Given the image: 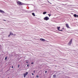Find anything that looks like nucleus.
<instances>
[{
    "mask_svg": "<svg viewBox=\"0 0 78 78\" xmlns=\"http://www.w3.org/2000/svg\"><path fill=\"white\" fill-rule=\"evenodd\" d=\"M17 4L18 5H28V4H25L23 3H22L20 1H18L17 2Z\"/></svg>",
    "mask_w": 78,
    "mask_h": 78,
    "instance_id": "nucleus-1",
    "label": "nucleus"
},
{
    "mask_svg": "<svg viewBox=\"0 0 78 78\" xmlns=\"http://www.w3.org/2000/svg\"><path fill=\"white\" fill-rule=\"evenodd\" d=\"M44 20H49V18L47 16H46L44 18Z\"/></svg>",
    "mask_w": 78,
    "mask_h": 78,
    "instance_id": "nucleus-2",
    "label": "nucleus"
},
{
    "mask_svg": "<svg viewBox=\"0 0 78 78\" xmlns=\"http://www.w3.org/2000/svg\"><path fill=\"white\" fill-rule=\"evenodd\" d=\"M28 72H27L26 73H24L23 76H24V78H25V77H26V76H27V75H28Z\"/></svg>",
    "mask_w": 78,
    "mask_h": 78,
    "instance_id": "nucleus-3",
    "label": "nucleus"
},
{
    "mask_svg": "<svg viewBox=\"0 0 78 78\" xmlns=\"http://www.w3.org/2000/svg\"><path fill=\"white\" fill-rule=\"evenodd\" d=\"M72 39H71L70 40L68 44L69 45H71V44H72Z\"/></svg>",
    "mask_w": 78,
    "mask_h": 78,
    "instance_id": "nucleus-4",
    "label": "nucleus"
},
{
    "mask_svg": "<svg viewBox=\"0 0 78 78\" xmlns=\"http://www.w3.org/2000/svg\"><path fill=\"white\" fill-rule=\"evenodd\" d=\"M0 12H1V13H3L4 14L5 13V12H4V11H3L2 10H1V11Z\"/></svg>",
    "mask_w": 78,
    "mask_h": 78,
    "instance_id": "nucleus-5",
    "label": "nucleus"
},
{
    "mask_svg": "<svg viewBox=\"0 0 78 78\" xmlns=\"http://www.w3.org/2000/svg\"><path fill=\"white\" fill-rule=\"evenodd\" d=\"M40 40L42 41H45V39H43L42 38L40 39Z\"/></svg>",
    "mask_w": 78,
    "mask_h": 78,
    "instance_id": "nucleus-6",
    "label": "nucleus"
},
{
    "mask_svg": "<svg viewBox=\"0 0 78 78\" xmlns=\"http://www.w3.org/2000/svg\"><path fill=\"white\" fill-rule=\"evenodd\" d=\"M73 16H74L75 17H76L77 15H76V14H75L73 15Z\"/></svg>",
    "mask_w": 78,
    "mask_h": 78,
    "instance_id": "nucleus-7",
    "label": "nucleus"
},
{
    "mask_svg": "<svg viewBox=\"0 0 78 78\" xmlns=\"http://www.w3.org/2000/svg\"><path fill=\"white\" fill-rule=\"evenodd\" d=\"M66 27H67V28H69V25H68V24H66Z\"/></svg>",
    "mask_w": 78,
    "mask_h": 78,
    "instance_id": "nucleus-8",
    "label": "nucleus"
},
{
    "mask_svg": "<svg viewBox=\"0 0 78 78\" xmlns=\"http://www.w3.org/2000/svg\"><path fill=\"white\" fill-rule=\"evenodd\" d=\"M57 28L58 30V31H59V28H60V27H57Z\"/></svg>",
    "mask_w": 78,
    "mask_h": 78,
    "instance_id": "nucleus-9",
    "label": "nucleus"
},
{
    "mask_svg": "<svg viewBox=\"0 0 78 78\" xmlns=\"http://www.w3.org/2000/svg\"><path fill=\"white\" fill-rule=\"evenodd\" d=\"M32 14L33 16H35V14H34V13H32Z\"/></svg>",
    "mask_w": 78,
    "mask_h": 78,
    "instance_id": "nucleus-10",
    "label": "nucleus"
},
{
    "mask_svg": "<svg viewBox=\"0 0 78 78\" xmlns=\"http://www.w3.org/2000/svg\"><path fill=\"white\" fill-rule=\"evenodd\" d=\"M7 58H8V57L6 56V57L5 58V60H7Z\"/></svg>",
    "mask_w": 78,
    "mask_h": 78,
    "instance_id": "nucleus-11",
    "label": "nucleus"
},
{
    "mask_svg": "<svg viewBox=\"0 0 78 78\" xmlns=\"http://www.w3.org/2000/svg\"><path fill=\"white\" fill-rule=\"evenodd\" d=\"M43 14H47V12H43Z\"/></svg>",
    "mask_w": 78,
    "mask_h": 78,
    "instance_id": "nucleus-12",
    "label": "nucleus"
},
{
    "mask_svg": "<svg viewBox=\"0 0 78 78\" xmlns=\"http://www.w3.org/2000/svg\"><path fill=\"white\" fill-rule=\"evenodd\" d=\"M10 35H13L12 33V32H10Z\"/></svg>",
    "mask_w": 78,
    "mask_h": 78,
    "instance_id": "nucleus-13",
    "label": "nucleus"
},
{
    "mask_svg": "<svg viewBox=\"0 0 78 78\" xmlns=\"http://www.w3.org/2000/svg\"><path fill=\"white\" fill-rule=\"evenodd\" d=\"M73 6V5H68L67 6Z\"/></svg>",
    "mask_w": 78,
    "mask_h": 78,
    "instance_id": "nucleus-14",
    "label": "nucleus"
},
{
    "mask_svg": "<svg viewBox=\"0 0 78 78\" xmlns=\"http://www.w3.org/2000/svg\"><path fill=\"white\" fill-rule=\"evenodd\" d=\"M53 77H54V78H55V77H56V75H54Z\"/></svg>",
    "mask_w": 78,
    "mask_h": 78,
    "instance_id": "nucleus-15",
    "label": "nucleus"
},
{
    "mask_svg": "<svg viewBox=\"0 0 78 78\" xmlns=\"http://www.w3.org/2000/svg\"><path fill=\"white\" fill-rule=\"evenodd\" d=\"M48 15L49 16V17H50V16H51V15L50 14H48Z\"/></svg>",
    "mask_w": 78,
    "mask_h": 78,
    "instance_id": "nucleus-16",
    "label": "nucleus"
},
{
    "mask_svg": "<svg viewBox=\"0 0 78 78\" xmlns=\"http://www.w3.org/2000/svg\"><path fill=\"white\" fill-rule=\"evenodd\" d=\"M36 77H37V78H39V76H38V75H37V76H36Z\"/></svg>",
    "mask_w": 78,
    "mask_h": 78,
    "instance_id": "nucleus-17",
    "label": "nucleus"
},
{
    "mask_svg": "<svg viewBox=\"0 0 78 78\" xmlns=\"http://www.w3.org/2000/svg\"><path fill=\"white\" fill-rule=\"evenodd\" d=\"M47 71H45V73H47Z\"/></svg>",
    "mask_w": 78,
    "mask_h": 78,
    "instance_id": "nucleus-18",
    "label": "nucleus"
},
{
    "mask_svg": "<svg viewBox=\"0 0 78 78\" xmlns=\"http://www.w3.org/2000/svg\"><path fill=\"white\" fill-rule=\"evenodd\" d=\"M32 75L33 76L34 75V74L33 73H32Z\"/></svg>",
    "mask_w": 78,
    "mask_h": 78,
    "instance_id": "nucleus-19",
    "label": "nucleus"
},
{
    "mask_svg": "<svg viewBox=\"0 0 78 78\" xmlns=\"http://www.w3.org/2000/svg\"><path fill=\"white\" fill-rule=\"evenodd\" d=\"M29 66V65H27V67H28Z\"/></svg>",
    "mask_w": 78,
    "mask_h": 78,
    "instance_id": "nucleus-20",
    "label": "nucleus"
},
{
    "mask_svg": "<svg viewBox=\"0 0 78 78\" xmlns=\"http://www.w3.org/2000/svg\"><path fill=\"white\" fill-rule=\"evenodd\" d=\"M62 5H64L63 4H62Z\"/></svg>",
    "mask_w": 78,
    "mask_h": 78,
    "instance_id": "nucleus-21",
    "label": "nucleus"
},
{
    "mask_svg": "<svg viewBox=\"0 0 78 78\" xmlns=\"http://www.w3.org/2000/svg\"><path fill=\"white\" fill-rule=\"evenodd\" d=\"M59 31H62V30H59Z\"/></svg>",
    "mask_w": 78,
    "mask_h": 78,
    "instance_id": "nucleus-22",
    "label": "nucleus"
},
{
    "mask_svg": "<svg viewBox=\"0 0 78 78\" xmlns=\"http://www.w3.org/2000/svg\"><path fill=\"white\" fill-rule=\"evenodd\" d=\"M8 37H9V36H10V35H9L8 36Z\"/></svg>",
    "mask_w": 78,
    "mask_h": 78,
    "instance_id": "nucleus-23",
    "label": "nucleus"
},
{
    "mask_svg": "<svg viewBox=\"0 0 78 78\" xmlns=\"http://www.w3.org/2000/svg\"><path fill=\"white\" fill-rule=\"evenodd\" d=\"M33 64V62H32L31 63V64Z\"/></svg>",
    "mask_w": 78,
    "mask_h": 78,
    "instance_id": "nucleus-24",
    "label": "nucleus"
},
{
    "mask_svg": "<svg viewBox=\"0 0 78 78\" xmlns=\"http://www.w3.org/2000/svg\"><path fill=\"white\" fill-rule=\"evenodd\" d=\"M18 66H19H19H20V65H18Z\"/></svg>",
    "mask_w": 78,
    "mask_h": 78,
    "instance_id": "nucleus-25",
    "label": "nucleus"
},
{
    "mask_svg": "<svg viewBox=\"0 0 78 78\" xmlns=\"http://www.w3.org/2000/svg\"><path fill=\"white\" fill-rule=\"evenodd\" d=\"M34 73H35V71H34Z\"/></svg>",
    "mask_w": 78,
    "mask_h": 78,
    "instance_id": "nucleus-26",
    "label": "nucleus"
},
{
    "mask_svg": "<svg viewBox=\"0 0 78 78\" xmlns=\"http://www.w3.org/2000/svg\"><path fill=\"white\" fill-rule=\"evenodd\" d=\"M13 67H14V66H12V68H13Z\"/></svg>",
    "mask_w": 78,
    "mask_h": 78,
    "instance_id": "nucleus-27",
    "label": "nucleus"
},
{
    "mask_svg": "<svg viewBox=\"0 0 78 78\" xmlns=\"http://www.w3.org/2000/svg\"><path fill=\"white\" fill-rule=\"evenodd\" d=\"M26 63H28V62H26Z\"/></svg>",
    "mask_w": 78,
    "mask_h": 78,
    "instance_id": "nucleus-28",
    "label": "nucleus"
},
{
    "mask_svg": "<svg viewBox=\"0 0 78 78\" xmlns=\"http://www.w3.org/2000/svg\"><path fill=\"white\" fill-rule=\"evenodd\" d=\"M17 67H18V68H19V66H18Z\"/></svg>",
    "mask_w": 78,
    "mask_h": 78,
    "instance_id": "nucleus-29",
    "label": "nucleus"
},
{
    "mask_svg": "<svg viewBox=\"0 0 78 78\" xmlns=\"http://www.w3.org/2000/svg\"><path fill=\"white\" fill-rule=\"evenodd\" d=\"M77 17H78V15L77 16Z\"/></svg>",
    "mask_w": 78,
    "mask_h": 78,
    "instance_id": "nucleus-30",
    "label": "nucleus"
},
{
    "mask_svg": "<svg viewBox=\"0 0 78 78\" xmlns=\"http://www.w3.org/2000/svg\"><path fill=\"white\" fill-rule=\"evenodd\" d=\"M4 20L5 21H6V20Z\"/></svg>",
    "mask_w": 78,
    "mask_h": 78,
    "instance_id": "nucleus-31",
    "label": "nucleus"
},
{
    "mask_svg": "<svg viewBox=\"0 0 78 78\" xmlns=\"http://www.w3.org/2000/svg\"><path fill=\"white\" fill-rule=\"evenodd\" d=\"M67 5V4H65V5Z\"/></svg>",
    "mask_w": 78,
    "mask_h": 78,
    "instance_id": "nucleus-32",
    "label": "nucleus"
},
{
    "mask_svg": "<svg viewBox=\"0 0 78 78\" xmlns=\"http://www.w3.org/2000/svg\"><path fill=\"white\" fill-rule=\"evenodd\" d=\"M63 29H64V28H63Z\"/></svg>",
    "mask_w": 78,
    "mask_h": 78,
    "instance_id": "nucleus-33",
    "label": "nucleus"
}]
</instances>
